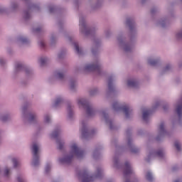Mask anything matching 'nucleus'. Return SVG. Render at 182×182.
<instances>
[{
    "instance_id": "nucleus-1",
    "label": "nucleus",
    "mask_w": 182,
    "mask_h": 182,
    "mask_svg": "<svg viewBox=\"0 0 182 182\" xmlns=\"http://www.w3.org/2000/svg\"><path fill=\"white\" fill-rule=\"evenodd\" d=\"M70 153L65 154L62 158L59 159L61 164H70L71 161H73V159H80L85 156V151L77 146L76 143H73L70 146Z\"/></svg>"
},
{
    "instance_id": "nucleus-2",
    "label": "nucleus",
    "mask_w": 182,
    "mask_h": 182,
    "mask_svg": "<svg viewBox=\"0 0 182 182\" xmlns=\"http://www.w3.org/2000/svg\"><path fill=\"white\" fill-rule=\"evenodd\" d=\"M102 176H103V171L100 168L97 169V174L93 176H89L87 171H81L79 173V178L82 179V182H93L96 178H100Z\"/></svg>"
},
{
    "instance_id": "nucleus-3",
    "label": "nucleus",
    "mask_w": 182,
    "mask_h": 182,
    "mask_svg": "<svg viewBox=\"0 0 182 182\" xmlns=\"http://www.w3.org/2000/svg\"><path fill=\"white\" fill-rule=\"evenodd\" d=\"M77 102L80 109H86L87 116L92 117V116H95V114H96V111H95L93 107H92V105H90L85 98H78Z\"/></svg>"
},
{
    "instance_id": "nucleus-4",
    "label": "nucleus",
    "mask_w": 182,
    "mask_h": 182,
    "mask_svg": "<svg viewBox=\"0 0 182 182\" xmlns=\"http://www.w3.org/2000/svg\"><path fill=\"white\" fill-rule=\"evenodd\" d=\"M31 151L33 154L32 166L36 167L39 166V153H41V145L37 143L33 144Z\"/></svg>"
},
{
    "instance_id": "nucleus-5",
    "label": "nucleus",
    "mask_w": 182,
    "mask_h": 182,
    "mask_svg": "<svg viewBox=\"0 0 182 182\" xmlns=\"http://www.w3.org/2000/svg\"><path fill=\"white\" fill-rule=\"evenodd\" d=\"M112 107L115 112H120V110H122V112L125 113V116L127 119L132 116V113L133 112V110L129 106H122L118 102H114Z\"/></svg>"
},
{
    "instance_id": "nucleus-6",
    "label": "nucleus",
    "mask_w": 182,
    "mask_h": 182,
    "mask_svg": "<svg viewBox=\"0 0 182 182\" xmlns=\"http://www.w3.org/2000/svg\"><path fill=\"white\" fill-rule=\"evenodd\" d=\"M102 69V66L100 63L97 61L92 64H87L84 67V72H97L99 75H100V70Z\"/></svg>"
},
{
    "instance_id": "nucleus-7",
    "label": "nucleus",
    "mask_w": 182,
    "mask_h": 182,
    "mask_svg": "<svg viewBox=\"0 0 182 182\" xmlns=\"http://www.w3.org/2000/svg\"><path fill=\"white\" fill-rule=\"evenodd\" d=\"M80 31L85 36L90 35V33H92V30H88L87 27H86V22L83 17H80Z\"/></svg>"
},
{
    "instance_id": "nucleus-8",
    "label": "nucleus",
    "mask_w": 182,
    "mask_h": 182,
    "mask_svg": "<svg viewBox=\"0 0 182 182\" xmlns=\"http://www.w3.org/2000/svg\"><path fill=\"white\" fill-rule=\"evenodd\" d=\"M80 132L82 139H87L90 136V133L87 132V127H86V122L82 119L80 122Z\"/></svg>"
},
{
    "instance_id": "nucleus-9",
    "label": "nucleus",
    "mask_w": 182,
    "mask_h": 182,
    "mask_svg": "<svg viewBox=\"0 0 182 182\" xmlns=\"http://www.w3.org/2000/svg\"><path fill=\"white\" fill-rule=\"evenodd\" d=\"M158 132L159 136L156 138V140H160V137H164V136H167V134H168L167 131H166V129H164V122H161L159 124Z\"/></svg>"
},
{
    "instance_id": "nucleus-10",
    "label": "nucleus",
    "mask_w": 182,
    "mask_h": 182,
    "mask_svg": "<svg viewBox=\"0 0 182 182\" xmlns=\"http://www.w3.org/2000/svg\"><path fill=\"white\" fill-rule=\"evenodd\" d=\"M164 156V152L162 150L158 151L157 152L151 151L149 153L148 159H146V161H150V159H153L154 157H163Z\"/></svg>"
},
{
    "instance_id": "nucleus-11",
    "label": "nucleus",
    "mask_w": 182,
    "mask_h": 182,
    "mask_svg": "<svg viewBox=\"0 0 182 182\" xmlns=\"http://www.w3.org/2000/svg\"><path fill=\"white\" fill-rule=\"evenodd\" d=\"M118 41L125 52H130V50L133 49V46L132 44H125L120 40V38H118Z\"/></svg>"
},
{
    "instance_id": "nucleus-12",
    "label": "nucleus",
    "mask_w": 182,
    "mask_h": 182,
    "mask_svg": "<svg viewBox=\"0 0 182 182\" xmlns=\"http://www.w3.org/2000/svg\"><path fill=\"white\" fill-rule=\"evenodd\" d=\"M100 114L102 116V117H103L104 120L106 122V123H107L108 124H109V129H113V123L112 122V120L109 119V118H107V114H106V112L103 111L102 112H100Z\"/></svg>"
},
{
    "instance_id": "nucleus-13",
    "label": "nucleus",
    "mask_w": 182,
    "mask_h": 182,
    "mask_svg": "<svg viewBox=\"0 0 182 182\" xmlns=\"http://www.w3.org/2000/svg\"><path fill=\"white\" fill-rule=\"evenodd\" d=\"M151 114V111L150 109H145L143 111L142 119L144 122H149L150 119V115Z\"/></svg>"
},
{
    "instance_id": "nucleus-14",
    "label": "nucleus",
    "mask_w": 182,
    "mask_h": 182,
    "mask_svg": "<svg viewBox=\"0 0 182 182\" xmlns=\"http://www.w3.org/2000/svg\"><path fill=\"white\" fill-rule=\"evenodd\" d=\"M114 90V85H113V77L108 78V92L112 93Z\"/></svg>"
},
{
    "instance_id": "nucleus-15",
    "label": "nucleus",
    "mask_w": 182,
    "mask_h": 182,
    "mask_svg": "<svg viewBox=\"0 0 182 182\" xmlns=\"http://www.w3.org/2000/svg\"><path fill=\"white\" fill-rule=\"evenodd\" d=\"M68 118L69 120H73V118L75 117V114H73V111L72 110V106L68 105Z\"/></svg>"
},
{
    "instance_id": "nucleus-16",
    "label": "nucleus",
    "mask_w": 182,
    "mask_h": 182,
    "mask_svg": "<svg viewBox=\"0 0 182 182\" xmlns=\"http://www.w3.org/2000/svg\"><path fill=\"white\" fill-rule=\"evenodd\" d=\"M28 120L29 123H33L36 120V114L35 113H29L28 114Z\"/></svg>"
},
{
    "instance_id": "nucleus-17",
    "label": "nucleus",
    "mask_w": 182,
    "mask_h": 182,
    "mask_svg": "<svg viewBox=\"0 0 182 182\" xmlns=\"http://www.w3.org/2000/svg\"><path fill=\"white\" fill-rule=\"evenodd\" d=\"M55 79H59V80H62L63 77H65V74L60 71H57L54 75Z\"/></svg>"
},
{
    "instance_id": "nucleus-18",
    "label": "nucleus",
    "mask_w": 182,
    "mask_h": 182,
    "mask_svg": "<svg viewBox=\"0 0 182 182\" xmlns=\"http://www.w3.org/2000/svg\"><path fill=\"white\" fill-rule=\"evenodd\" d=\"M127 25L129 26V29L132 31L134 28V21L132 18H128L127 20Z\"/></svg>"
},
{
    "instance_id": "nucleus-19",
    "label": "nucleus",
    "mask_w": 182,
    "mask_h": 182,
    "mask_svg": "<svg viewBox=\"0 0 182 182\" xmlns=\"http://www.w3.org/2000/svg\"><path fill=\"white\" fill-rule=\"evenodd\" d=\"M137 82L134 80H129L127 82V85L129 86V87H137Z\"/></svg>"
},
{
    "instance_id": "nucleus-20",
    "label": "nucleus",
    "mask_w": 182,
    "mask_h": 182,
    "mask_svg": "<svg viewBox=\"0 0 182 182\" xmlns=\"http://www.w3.org/2000/svg\"><path fill=\"white\" fill-rule=\"evenodd\" d=\"M73 46L74 48L75 49V52L78 54V55H82V48H79V44L76 42L73 43Z\"/></svg>"
},
{
    "instance_id": "nucleus-21",
    "label": "nucleus",
    "mask_w": 182,
    "mask_h": 182,
    "mask_svg": "<svg viewBox=\"0 0 182 182\" xmlns=\"http://www.w3.org/2000/svg\"><path fill=\"white\" fill-rule=\"evenodd\" d=\"M62 102H63L62 97H57L54 102V107H58V106H60V105L62 104Z\"/></svg>"
},
{
    "instance_id": "nucleus-22",
    "label": "nucleus",
    "mask_w": 182,
    "mask_h": 182,
    "mask_svg": "<svg viewBox=\"0 0 182 182\" xmlns=\"http://www.w3.org/2000/svg\"><path fill=\"white\" fill-rule=\"evenodd\" d=\"M17 8L18 4L16 3H12L10 9H9V12H15Z\"/></svg>"
},
{
    "instance_id": "nucleus-23",
    "label": "nucleus",
    "mask_w": 182,
    "mask_h": 182,
    "mask_svg": "<svg viewBox=\"0 0 182 182\" xmlns=\"http://www.w3.org/2000/svg\"><path fill=\"white\" fill-rule=\"evenodd\" d=\"M146 178L148 181H153V174H151V172L148 171L146 175Z\"/></svg>"
},
{
    "instance_id": "nucleus-24",
    "label": "nucleus",
    "mask_w": 182,
    "mask_h": 182,
    "mask_svg": "<svg viewBox=\"0 0 182 182\" xmlns=\"http://www.w3.org/2000/svg\"><path fill=\"white\" fill-rule=\"evenodd\" d=\"M1 120L2 122H8V120H10L11 119V115L7 114V115H4L0 117Z\"/></svg>"
},
{
    "instance_id": "nucleus-25",
    "label": "nucleus",
    "mask_w": 182,
    "mask_h": 182,
    "mask_svg": "<svg viewBox=\"0 0 182 182\" xmlns=\"http://www.w3.org/2000/svg\"><path fill=\"white\" fill-rule=\"evenodd\" d=\"M57 144L59 150H62V149H63V141L57 139Z\"/></svg>"
},
{
    "instance_id": "nucleus-26",
    "label": "nucleus",
    "mask_w": 182,
    "mask_h": 182,
    "mask_svg": "<svg viewBox=\"0 0 182 182\" xmlns=\"http://www.w3.org/2000/svg\"><path fill=\"white\" fill-rule=\"evenodd\" d=\"M18 42L19 43H28V39L27 38H25L23 37H19L18 38Z\"/></svg>"
},
{
    "instance_id": "nucleus-27",
    "label": "nucleus",
    "mask_w": 182,
    "mask_h": 182,
    "mask_svg": "<svg viewBox=\"0 0 182 182\" xmlns=\"http://www.w3.org/2000/svg\"><path fill=\"white\" fill-rule=\"evenodd\" d=\"M157 62H158L157 60H152V59L148 60V63L151 66H156V65H157Z\"/></svg>"
},
{
    "instance_id": "nucleus-28",
    "label": "nucleus",
    "mask_w": 182,
    "mask_h": 182,
    "mask_svg": "<svg viewBox=\"0 0 182 182\" xmlns=\"http://www.w3.org/2000/svg\"><path fill=\"white\" fill-rule=\"evenodd\" d=\"M47 60H48V58H41L39 59V63L41 66H43V65H45V63H46Z\"/></svg>"
},
{
    "instance_id": "nucleus-29",
    "label": "nucleus",
    "mask_w": 182,
    "mask_h": 182,
    "mask_svg": "<svg viewBox=\"0 0 182 182\" xmlns=\"http://www.w3.org/2000/svg\"><path fill=\"white\" fill-rule=\"evenodd\" d=\"M11 161L14 164V167L16 168V167H18L19 166V162H18V159H15V158H13L11 159Z\"/></svg>"
},
{
    "instance_id": "nucleus-30",
    "label": "nucleus",
    "mask_w": 182,
    "mask_h": 182,
    "mask_svg": "<svg viewBox=\"0 0 182 182\" xmlns=\"http://www.w3.org/2000/svg\"><path fill=\"white\" fill-rule=\"evenodd\" d=\"M70 87L71 90H73L75 87H76V82L75 81H70Z\"/></svg>"
},
{
    "instance_id": "nucleus-31",
    "label": "nucleus",
    "mask_w": 182,
    "mask_h": 182,
    "mask_svg": "<svg viewBox=\"0 0 182 182\" xmlns=\"http://www.w3.org/2000/svg\"><path fill=\"white\" fill-rule=\"evenodd\" d=\"M11 174V170L8 168H6L4 169V176L5 177H9V176Z\"/></svg>"
},
{
    "instance_id": "nucleus-32",
    "label": "nucleus",
    "mask_w": 182,
    "mask_h": 182,
    "mask_svg": "<svg viewBox=\"0 0 182 182\" xmlns=\"http://www.w3.org/2000/svg\"><path fill=\"white\" fill-rule=\"evenodd\" d=\"M16 70H21L23 69V65L21 63H17L16 65Z\"/></svg>"
},
{
    "instance_id": "nucleus-33",
    "label": "nucleus",
    "mask_w": 182,
    "mask_h": 182,
    "mask_svg": "<svg viewBox=\"0 0 182 182\" xmlns=\"http://www.w3.org/2000/svg\"><path fill=\"white\" fill-rule=\"evenodd\" d=\"M58 136H59V131H55L51 134V137H53V139H56V137H58Z\"/></svg>"
},
{
    "instance_id": "nucleus-34",
    "label": "nucleus",
    "mask_w": 182,
    "mask_h": 182,
    "mask_svg": "<svg viewBox=\"0 0 182 182\" xmlns=\"http://www.w3.org/2000/svg\"><path fill=\"white\" fill-rule=\"evenodd\" d=\"M17 181L18 182H26V180H25V178H23V176H18L17 177Z\"/></svg>"
},
{
    "instance_id": "nucleus-35",
    "label": "nucleus",
    "mask_w": 182,
    "mask_h": 182,
    "mask_svg": "<svg viewBox=\"0 0 182 182\" xmlns=\"http://www.w3.org/2000/svg\"><path fill=\"white\" fill-rule=\"evenodd\" d=\"M45 123H49L50 122V117L49 115H46L44 117Z\"/></svg>"
},
{
    "instance_id": "nucleus-36",
    "label": "nucleus",
    "mask_w": 182,
    "mask_h": 182,
    "mask_svg": "<svg viewBox=\"0 0 182 182\" xmlns=\"http://www.w3.org/2000/svg\"><path fill=\"white\" fill-rule=\"evenodd\" d=\"M175 147L176 148V149H177L178 151H180L181 147V146L180 145V142L176 141V142H175Z\"/></svg>"
},
{
    "instance_id": "nucleus-37",
    "label": "nucleus",
    "mask_w": 182,
    "mask_h": 182,
    "mask_svg": "<svg viewBox=\"0 0 182 182\" xmlns=\"http://www.w3.org/2000/svg\"><path fill=\"white\" fill-rule=\"evenodd\" d=\"M30 17H31V14H29V11H24L25 19H28V18Z\"/></svg>"
},
{
    "instance_id": "nucleus-38",
    "label": "nucleus",
    "mask_w": 182,
    "mask_h": 182,
    "mask_svg": "<svg viewBox=\"0 0 182 182\" xmlns=\"http://www.w3.org/2000/svg\"><path fill=\"white\" fill-rule=\"evenodd\" d=\"M45 171H46V173H48L50 171V164H47L46 165Z\"/></svg>"
},
{
    "instance_id": "nucleus-39",
    "label": "nucleus",
    "mask_w": 182,
    "mask_h": 182,
    "mask_svg": "<svg viewBox=\"0 0 182 182\" xmlns=\"http://www.w3.org/2000/svg\"><path fill=\"white\" fill-rule=\"evenodd\" d=\"M132 153H139V149L134 147L131 149Z\"/></svg>"
},
{
    "instance_id": "nucleus-40",
    "label": "nucleus",
    "mask_w": 182,
    "mask_h": 182,
    "mask_svg": "<svg viewBox=\"0 0 182 182\" xmlns=\"http://www.w3.org/2000/svg\"><path fill=\"white\" fill-rule=\"evenodd\" d=\"M118 165H119V160L114 159V167H117Z\"/></svg>"
},
{
    "instance_id": "nucleus-41",
    "label": "nucleus",
    "mask_w": 182,
    "mask_h": 182,
    "mask_svg": "<svg viewBox=\"0 0 182 182\" xmlns=\"http://www.w3.org/2000/svg\"><path fill=\"white\" fill-rule=\"evenodd\" d=\"M96 92H97V90L95 89L93 90H91L90 93L91 96H93L94 95H96Z\"/></svg>"
},
{
    "instance_id": "nucleus-42",
    "label": "nucleus",
    "mask_w": 182,
    "mask_h": 182,
    "mask_svg": "<svg viewBox=\"0 0 182 182\" xmlns=\"http://www.w3.org/2000/svg\"><path fill=\"white\" fill-rule=\"evenodd\" d=\"M39 45H40V46H41V48H45V41H41L39 42Z\"/></svg>"
},
{
    "instance_id": "nucleus-43",
    "label": "nucleus",
    "mask_w": 182,
    "mask_h": 182,
    "mask_svg": "<svg viewBox=\"0 0 182 182\" xmlns=\"http://www.w3.org/2000/svg\"><path fill=\"white\" fill-rule=\"evenodd\" d=\"M176 38H178V39H181V38H182V31L176 34Z\"/></svg>"
},
{
    "instance_id": "nucleus-44",
    "label": "nucleus",
    "mask_w": 182,
    "mask_h": 182,
    "mask_svg": "<svg viewBox=\"0 0 182 182\" xmlns=\"http://www.w3.org/2000/svg\"><path fill=\"white\" fill-rule=\"evenodd\" d=\"M97 156H99V151H95L93 153V158L96 159Z\"/></svg>"
},
{
    "instance_id": "nucleus-45",
    "label": "nucleus",
    "mask_w": 182,
    "mask_h": 182,
    "mask_svg": "<svg viewBox=\"0 0 182 182\" xmlns=\"http://www.w3.org/2000/svg\"><path fill=\"white\" fill-rule=\"evenodd\" d=\"M5 63V60L4 58H0V65H4Z\"/></svg>"
},
{
    "instance_id": "nucleus-46",
    "label": "nucleus",
    "mask_w": 182,
    "mask_h": 182,
    "mask_svg": "<svg viewBox=\"0 0 182 182\" xmlns=\"http://www.w3.org/2000/svg\"><path fill=\"white\" fill-rule=\"evenodd\" d=\"M170 68H171V66L170 65H168L166 66L164 70L165 71L169 70Z\"/></svg>"
},
{
    "instance_id": "nucleus-47",
    "label": "nucleus",
    "mask_w": 182,
    "mask_h": 182,
    "mask_svg": "<svg viewBox=\"0 0 182 182\" xmlns=\"http://www.w3.org/2000/svg\"><path fill=\"white\" fill-rule=\"evenodd\" d=\"M31 72H32V71H31L30 69H26V75H29L30 73H31Z\"/></svg>"
},
{
    "instance_id": "nucleus-48",
    "label": "nucleus",
    "mask_w": 182,
    "mask_h": 182,
    "mask_svg": "<svg viewBox=\"0 0 182 182\" xmlns=\"http://www.w3.org/2000/svg\"><path fill=\"white\" fill-rule=\"evenodd\" d=\"M159 24L161 25V26H162V28H164V21H160Z\"/></svg>"
},
{
    "instance_id": "nucleus-49",
    "label": "nucleus",
    "mask_w": 182,
    "mask_h": 182,
    "mask_svg": "<svg viewBox=\"0 0 182 182\" xmlns=\"http://www.w3.org/2000/svg\"><path fill=\"white\" fill-rule=\"evenodd\" d=\"M54 9H55V8H53V7H50L49 8L50 12H53Z\"/></svg>"
},
{
    "instance_id": "nucleus-50",
    "label": "nucleus",
    "mask_w": 182,
    "mask_h": 182,
    "mask_svg": "<svg viewBox=\"0 0 182 182\" xmlns=\"http://www.w3.org/2000/svg\"><path fill=\"white\" fill-rule=\"evenodd\" d=\"M132 145V139H128V146Z\"/></svg>"
},
{
    "instance_id": "nucleus-51",
    "label": "nucleus",
    "mask_w": 182,
    "mask_h": 182,
    "mask_svg": "<svg viewBox=\"0 0 182 182\" xmlns=\"http://www.w3.org/2000/svg\"><path fill=\"white\" fill-rule=\"evenodd\" d=\"M35 32H39V31H41V28H36V30H34Z\"/></svg>"
},
{
    "instance_id": "nucleus-52",
    "label": "nucleus",
    "mask_w": 182,
    "mask_h": 182,
    "mask_svg": "<svg viewBox=\"0 0 182 182\" xmlns=\"http://www.w3.org/2000/svg\"><path fill=\"white\" fill-rule=\"evenodd\" d=\"M95 46H96L97 48H98V47H99V43H95Z\"/></svg>"
},
{
    "instance_id": "nucleus-53",
    "label": "nucleus",
    "mask_w": 182,
    "mask_h": 182,
    "mask_svg": "<svg viewBox=\"0 0 182 182\" xmlns=\"http://www.w3.org/2000/svg\"><path fill=\"white\" fill-rule=\"evenodd\" d=\"M26 110V107H23V113H25V111Z\"/></svg>"
},
{
    "instance_id": "nucleus-54",
    "label": "nucleus",
    "mask_w": 182,
    "mask_h": 182,
    "mask_svg": "<svg viewBox=\"0 0 182 182\" xmlns=\"http://www.w3.org/2000/svg\"><path fill=\"white\" fill-rule=\"evenodd\" d=\"M174 182H181V181L179 180V179H177V180H176Z\"/></svg>"
},
{
    "instance_id": "nucleus-55",
    "label": "nucleus",
    "mask_w": 182,
    "mask_h": 182,
    "mask_svg": "<svg viewBox=\"0 0 182 182\" xmlns=\"http://www.w3.org/2000/svg\"><path fill=\"white\" fill-rule=\"evenodd\" d=\"M58 58H62V55L59 54V55H58Z\"/></svg>"
},
{
    "instance_id": "nucleus-56",
    "label": "nucleus",
    "mask_w": 182,
    "mask_h": 182,
    "mask_svg": "<svg viewBox=\"0 0 182 182\" xmlns=\"http://www.w3.org/2000/svg\"><path fill=\"white\" fill-rule=\"evenodd\" d=\"M92 53H95V50H92Z\"/></svg>"
},
{
    "instance_id": "nucleus-57",
    "label": "nucleus",
    "mask_w": 182,
    "mask_h": 182,
    "mask_svg": "<svg viewBox=\"0 0 182 182\" xmlns=\"http://www.w3.org/2000/svg\"><path fill=\"white\" fill-rule=\"evenodd\" d=\"M164 109L166 110V107H164Z\"/></svg>"
},
{
    "instance_id": "nucleus-58",
    "label": "nucleus",
    "mask_w": 182,
    "mask_h": 182,
    "mask_svg": "<svg viewBox=\"0 0 182 182\" xmlns=\"http://www.w3.org/2000/svg\"><path fill=\"white\" fill-rule=\"evenodd\" d=\"M154 11L153 10H151V13L153 14Z\"/></svg>"
},
{
    "instance_id": "nucleus-59",
    "label": "nucleus",
    "mask_w": 182,
    "mask_h": 182,
    "mask_svg": "<svg viewBox=\"0 0 182 182\" xmlns=\"http://www.w3.org/2000/svg\"><path fill=\"white\" fill-rule=\"evenodd\" d=\"M158 105H159V103H157V104H156V107H157Z\"/></svg>"
}]
</instances>
